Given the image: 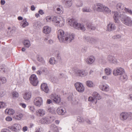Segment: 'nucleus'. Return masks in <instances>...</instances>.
<instances>
[{
    "label": "nucleus",
    "instance_id": "32",
    "mask_svg": "<svg viewBox=\"0 0 132 132\" xmlns=\"http://www.w3.org/2000/svg\"><path fill=\"white\" fill-rule=\"evenodd\" d=\"M51 129L53 132H59L57 127L54 124H52L51 126Z\"/></svg>",
    "mask_w": 132,
    "mask_h": 132
},
{
    "label": "nucleus",
    "instance_id": "37",
    "mask_svg": "<svg viewBox=\"0 0 132 132\" xmlns=\"http://www.w3.org/2000/svg\"><path fill=\"white\" fill-rule=\"evenodd\" d=\"M88 101H89L93 103L95 102V104H96L97 102V100L92 96L89 97Z\"/></svg>",
    "mask_w": 132,
    "mask_h": 132
},
{
    "label": "nucleus",
    "instance_id": "56",
    "mask_svg": "<svg viewBox=\"0 0 132 132\" xmlns=\"http://www.w3.org/2000/svg\"><path fill=\"white\" fill-rule=\"evenodd\" d=\"M5 119L6 121H11L12 120V118L10 117L7 116L6 117Z\"/></svg>",
    "mask_w": 132,
    "mask_h": 132
},
{
    "label": "nucleus",
    "instance_id": "18",
    "mask_svg": "<svg viewBox=\"0 0 132 132\" xmlns=\"http://www.w3.org/2000/svg\"><path fill=\"white\" fill-rule=\"evenodd\" d=\"M107 61L110 63H114L117 62V60L113 56H108L107 58Z\"/></svg>",
    "mask_w": 132,
    "mask_h": 132
},
{
    "label": "nucleus",
    "instance_id": "46",
    "mask_svg": "<svg viewBox=\"0 0 132 132\" xmlns=\"http://www.w3.org/2000/svg\"><path fill=\"white\" fill-rule=\"evenodd\" d=\"M97 41L96 39L94 38L90 37L89 38V42L92 43H95Z\"/></svg>",
    "mask_w": 132,
    "mask_h": 132
},
{
    "label": "nucleus",
    "instance_id": "4",
    "mask_svg": "<svg viewBox=\"0 0 132 132\" xmlns=\"http://www.w3.org/2000/svg\"><path fill=\"white\" fill-rule=\"evenodd\" d=\"M119 118L122 121H125L127 119H132V113L123 112L120 113Z\"/></svg>",
    "mask_w": 132,
    "mask_h": 132
},
{
    "label": "nucleus",
    "instance_id": "8",
    "mask_svg": "<svg viewBox=\"0 0 132 132\" xmlns=\"http://www.w3.org/2000/svg\"><path fill=\"white\" fill-rule=\"evenodd\" d=\"M29 80L31 84L34 86H36L38 84V80L36 76L35 75H32L30 76Z\"/></svg>",
    "mask_w": 132,
    "mask_h": 132
},
{
    "label": "nucleus",
    "instance_id": "16",
    "mask_svg": "<svg viewBox=\"0 0 132 132\" xmlns=\"http://www.w3.org/2000/svg\"><path fill=\"white\" fill-rule=\"evenodd\" d=\"M57 113L59 115H64L66 112L65 109L62 107H59L57 110Z\"/></svg>",
    "mask_w": 132,
    "mask_h": 132
},
{
    "label": "nucleus",
    "instance_id": "5",
    "mask_svg": "<svg viewBox=\"0 0 132 132\" xmlns=\"http://www.w3.org/2000/svg\"><path fill=\"white\" fill-rule=\"evenodd\" d=\"M74 72L76 76L81 77H85L87 76L88 73V72L85 70L80 69L75 70Z\"/></svg>",
    "mask_w": 132,
    "mask_h": 132
},
{
    "label": "nucleus",
    "instance_id": "6",
    "mask_svg": "<svg viewBox=\"0 0 132 132\" xmlns=\"http://www.w3.org/2000/svg\"><path fill=\"white\" fill-rule=\"evenodd\" d=\"M112 13H114L113 18L114 22L116 23H119L120 21L119 18L120 19V16L121 14H125V13L123 12H118L116 11H113Z\"/></svg>",
    "mask_w": 132,
    "mask_h": 132
},
{
    "label": "nucleus",
    "instance_id": "41",
    "mask_svg": "<svg viewBox=\"0 0 132 132\" xmlns=\"http://www.w3.org/2000/svg\"><path fill=\"white\" fill-rule=\"evenodd\" d=\"M82 10L83 12H88L91 11V9L89 7H85L83 8Z\"/></svg>",
    "mask_w": 132,
    "mask_h": 132
},
{
    "label": "nucleus",
    "instance_id": "23",
    "mask_svg": "<svg viewBox=\"0 0 132 132\" xmlns=\"http://www.w3.org/2000/svg\"><path fill=\"white\" fill-rule=\"evenodd\" d=\"M36 114L37 116H43L45 114V111L43 109H39L36 111Z\"/></svg>",
    "mask_w": 132,
    "mask_h": 132
},
{
    "label": "nucleus",
    "instance_id": "63",
    "mask_svg": "<svg viewBox=\"0 0 132 132\" xmlns=\"http://www.w3.org/2000/svg\"><path fill=\"white\" fill-rule=\"evenodd\" d=\"M0 70L1 71L3 70L4 72H5V69L4 68V67L3 65H0Z\"/></svg>",
    "mask_w": 132,
    "mask_h": 132
},
{
    "label": "nucleus",
    "instance_id": "11",
    "mask_svg": "<svg viewBox=\"0 0 132 132\" xmlns=\"http://www.w3.org/2000/svg\"><path fill=\"white\" fill-rule=\"evenodd\" d=\"M34 104L36 106L40 107L43 103V100L40 97H37L36 98L34 101Z\"/></svg>",
    "mask_w": 132,
    "mask_h": 132
},
{
    "label": "nucleus",
    "instance_id": "45",
    "mask_svg": "<svg viewBox=\"0 0 132 132\" xmlns=\"http://www.w3.org/2000/svg\"><path fill=\"white\" fill-rule=\"evenodd\" d=\"M107 13L108 14H110L111 13V10L107 7L104 6V11Z\"/></svg>",
    "mask_w": 132,
    "mask_h": 132
},
{
    "label": "nucleus",
    "instance_id": "27",
    "mask_svg": "<svg viewBox=\"0 0 132 132\" xmlns=\"http://www.w3.org/2000/svg\"><path fill=\"white\" fill-rule=\"evenodd\" d=\"M65 6L67 7L71 6L72 4V0H63Z\"/></svg>",
    "mask_w": 132,
    "mask_h": 132
},
{
    "label": "nucleus",
    "instance_id": "50",
    "mask_svg": "<svg viewBox=\"0 0 132 132\" xmlns=\"http://www.w3.org/2000/svg\"><path fill=\"white\" fill-rule=\"evenodd\" d=\"M0 81L2 84H3L6 82V79L5 77H1L0 78Z\"/></svg>",
    "mask_w": 132,
    "mask_h": 132
},
{
    "label": "nucleus",
    "instance_id": "39",
    "mask_svg": "<svg viewBox=\"0 0 132 132\" xmlns=\"http://www.w3.org/2000/svg\"><path fill=\"white\" fill-rule=\"evenodd\" d=\"M37 60L41 63L42 64H44L45 63V62L43 58L41 56H38L37 59Z\"/></svg>",
    "mask_w": 132,
    "mask_h": 132
},
{
    "label": "nucleus",
    "instance_id": "25",
    "mask_svg": "<svg viewBox=\"0 0 132 132\" xmlns=\"http://www.w3.org/2000/svg\"><path fill=\"white\" fill-rule=\"evenodd\" d=\"M64 20L61 18L56 26L59 27H62L64 26Z\"/></svg>",
    "mask_w": 132,
    "mask_h": 132
},
{
    "label": "nucleus",
    "instance_id": "33",
    "mask_svg": "<svg viewBox=\"0 0 132 132\" xmlns=\"http://www.w3.org/2000/svg\"><path fill=\"white\" fill-rule=\"evenodd\" d=\"M29 25V23L27 21L26 19H24L22 21L21 26L23 28H24Z\"/></svg>",
    "mask_w": 132,
    "mask_h": 132
},
{
    "label": "nucleus",
    "instance_id": "53",
    "mask_svg": "<svg viewBox=\"0 0 132 132\" xmlns=\"http://www.w3.org/2000/svg\"><path fill=\"white\" fill-rule=\"evenodd\" d=\"M77 120L79 122H82L84 121V119L82 117H78Z\"/></svg>",
    "mask_w": 132,
    "mask_h": 132
},
{
    "label": "nucleus",
    "instance_id": "57",
    "mask_svg": "<svg viewBox=\"0 0 132 132\" xmlns=\"http://www.w3.org/2000/svg\"><path fill=\"white\" fill-rule=\"evenodd\" d=\"M29 109L32 112H34L35 110V108L33 106H29Z\"/></svg>",
    "mask_w": 132,
    "mask_h": 132
},
{
    "label": "nucleus",
    "instance_id": "62",
    "mask_svg": "<svg viewBox=\"0 0 132 132\" xmlns=\"http://www.w3.org/2000/svg\"><path fill=\"white\" fill-rule=\"evenodd\" d=\"M19 105L22 106L23 108H26V105L24 103H19Z\"/></svg>",
    "mask_w": 132,
    "mask_h": 132
},
{
    "label": "nucleus",
    "instance_id": "13",
    "mask_svg": "<svg viewBox=\"0 0 132 132\" xmlns=\"http://www.w3.org/2000/svg\"><path fill=\"white\" fill-rule=\"evenodd\" d=\"M95 58L92 56L88 57L87 58L85 59L86 62L88 64H91L95 61Z\"/></svg>",
    "mask_w": 132,
    "mask_h": 132
},
{
    "label": "nucleus",
    "instance_id": "17",
    "mask_svg": "<svg viewBox=\"0 0 132 132\" xmlns=\"http://www.w3.org/2000/svg\"><path fill=\"white\" fill-rule=\"evenodd\" d=\"M104 6L101 4H98L96 5V11L98 12H104Z\"/></svg>",
    "mask_w": 132,
    "mask_h": 132
},
{
    "label": "nucleus",
    "instance_id": "7",
    "mask_svg": "<svg viewBox=\"0 0 132 132\" xmlns=\"http://www.w3.org/2000/svg\"><path fill=\"white\" fill-rule=\"evenodd\" d=\"M77 90L79 92L82 93L85 90V87L81 83L77 82L75 84Z\"/></svg>",
    "mask_w": 132,
    "mask_h": 132
},
{
    "label": "nucleus",
    "instance_id": "30",
    "mask_svg": "<svg viewBox=\"0 0 132 132\" xmlns=\"http://www.w3.org/2000/svg\"><path fill=\"white\" fill-rule=\"evenodd\" d=\"M112 71V69L109 67L106 68L104 69L105 73L108 76H109L111 74Z\"/></svg>",
    "mask_w": 132,
    "mask_h": 132
},
{
    "label": "nucleus",
    "instance_id": "60",
    "mask_svg": "<svg viewBox=\"0 0 132 132\" xmlns=\"http://www.w3.org/2000/svg\"><path fill=\"white\" fill-rule=\"evenodd\" d=\"M50 119L49 120L50 123L53 122L55 119V118L53 116H52L50 117Z\"/></svg>",
    "mask_w": 132,
    "mask_h": 132
},
{
    "label": "nucleus",
    "instance_id": "47",
    "mask_svg": "<svg viewBox=\"0 0 132 132\" xmlns=\"http://www.w3.org/2000/svg\"><path fill=\"white\" fill-rule=\"evenodd\" d=\"M125 11L126 13H128L130 15L132 16V10L127 8H125Z\"/></svg>",
    "mask_w": 132,
    "mask_h": 132
},
{
    "label": "nucleus",
    "instance_id": "28",
    "mask_svg": "<svg viewBox=\"0 0 132 132\" xmlns=\"http://www.w3.org/2000/svg\"><path fill=\"white\" fill-rule=\"evenodd\" d=\"M61 17H57L54 16L52 18V21L54 24L55 26L58 23L59 21L60 20Z\"/></svg>",
    "mask_w": 132,
    "mask_h": 132
},
{
    "label": "nucleus",
    "instance_id": "3",
    "mask_svg": "<svg viewBox=\"0 0 132 132\" xmlns=\"http://www.w3.org/2000/svg\"><path fill=\"white\" fill-rule=\"evenodd\" d=\"M120 20L122 23L128 26H132V21L129 17L125 14H121L120 16Z\"/></svg>",
    "mask_w": 132,
    "mask_h": 132
},
{
    "label": "nucleus",
    "instance_id": "14",
    "mask_svg": "<svg viewBox=\"0 0 132 132\" xmlns=\"http://www.w3.org/2000/svg\"><path fill=\"white\" fill-rule=\"evenodd\" d=\"M51 98L57 103H59L61 101V98L60 96L55 94H52L51 96Z\"/></svg>",
    "mask_w": 132,
    "mask_h": 132
},
{
    "label": "nucleus",
    "instance_id": "9",
    "mask_svg": "<svg viewBox=\"0 0 132 132\" xmlns=\"http://www.w3.org/2000/svg\"><path fill=\"white\" fill-rule=\"evenodd\" d=\"M8 128L12 131L15 132H18L21 129V127L20 124L18 123H15L11 126L9 127Z\"/></svg>",
    "mask_w": 132,
    "mask_h": 132
},
{
    "label": "nucleus",
    "instance_id": "31",
    "mask_svg": "<svg viewBox=\"0 0 132 132\" xmlns=\"http://www.w3.org/2000/svg\"><path fill=\"white\" fill-rule=\"evenodd\" d=\"M92 96L96 100H100L101 98V97L97 93L94 92L92 94Z\"/></svg>",
    "mask_w": 132,
    "mask_h": 132
},
{
    "label": "nucleus",
    "instance_id": "49",
    "mask_svg": "<svg viewBox=\"0 0 132 132\" xmlns=\"http://www.w3.org/2000/svg\"><path fill=\"white\" fill-rule=\"evenodd\" d=\"M83 5L82 2L80 1H78L76 4V5L77 6L79 7L82 6Z\"/></svg>",
    "mask_w": 132,
    "mask_h": 132
},
{
    "label": "nucleus",
    "instance_id": "42",
    "mask_svg": "<svg viewBox=\"0 0 132 132\" xmlns=\"http://www.w3.org/2000/svg\"><path fill=\"white\" fill-rule=\"evenodd\" d=\"M86 25L88 28L92 30H94L95 29V27L93 26V25L90 23H87Z\"/></svg>",
    "mask_w": 132,
    "mask_h": 132
},
{
    "label": "nucleus",
    "instance_id": "2",
    "mask_svg": "<svg viewBox=\"0 0 132 132\" xmlns=\"http://www.w3.org/2000/svg\"><path fill=\"white\" fill-rule=\"evenodd\" d=\"M67 23L71 26L76 29H80L84 31L85 28L84 26L78 23L74 19L69 18L67 20Z\"/></svg>",
    "mask_w": 132,
    "mask_h": 132
},
{
    "label": "nucleus",
    "instance_id": "35",
    "mask_svg": "<svg viewBox=\"0 0 132 132\" xmlns=\"http://www.w3.org/2000/svg\"><path fill=\"white\" fill-rule=\"evenodd\" d=\"M23 44L25 47L27 48H29L31 45L30 41L28 40H25Z\"/></svg>",
    "mask_w": 132,
    "mask_h": 132
},
{
    "label": "nucleus",
    "instance_id": "58",
    "mask_svg": "<svg viewBox=\"0 0 132 132\" xmlns=\"http://www.w3.org/2000/svg\"><path fill=\"white\" fill-rule=\"evenodd\" d=\"M1 132H11V131L7 128H4L2 129Z\"/></svg>",
    "mask_w": 132,
    "mask_h": 132
},
{
    "label": "nucleus",
    "instance_id": "48",
    "mask_svg": "<svg viewBox=\"0 0 132 132\" xmlns=\"http://www.w3.org/2000/svg\"><path fill=\"white\" fill-rule=\"evenodd\" d=\"M121 37V36L120 35H116L112 36V38L113 39H120Z\"/></svg>",
    "mask_w": 132,
    "mask_h": 132
},
{
    "label": "nucleus",
    "instance_id": "29",
    "mask_svg": "<svg viewBox=\"0 0 132 132\" xmlns=\"http://www.w3.org/2000/svg\"><path fill=\"white\" fill-rule=\"evenodd\" d=\"M127 79V77L125 72L121 75H120L119 77V79L123 81H126Z\"/></svg>",
    "mask_w": 132,
    "mask_h": 132
},
{
    "label": "nucleus",
    "instance_id": "1",
    "mask_svg": "<svg viewBox=\"0 0 132 132\" xmlns=\"http://www.w3.org/2000/svg\"><path fill=\"white\" fill-rule=\"evenodd\" d=\"M57 38L61 42L69 43L74 39L75 37L73 34L65 33L62 30L60 29L57 32Z\"/></svg>",
    "mask_w": 132,
    "mask_h": 132
},
{
    "label": "nucleus",
    "instance_id": "52",
    "mask_svg": "<svg viewBox=\"0 0 132 132\" xmlns=\"http://www.w3.org/2000/svg\"><path fill=\"white\" fill-rule=\"evenodd\" d=\"M45 19L46 21L47 22H50L52 20V18L51 16H50L46 17Z\"/></svg>",
    "mask_w": 132,
    "mask_h": 132
},
{
    "label": "nucleus",
    "instance_id": "64",
    "mask_svg": "<svg viewBox=\"0 0 132 132\" xmlns=\"http://www.w3.org/2000/svg\"><path fill=\"white\" fill-rule=\"evenodd\" d=\"M28 11V8L26 7H24L23 9V12L25 13L26 12Z\"/></svg>",
    "mask_w": 132,
    "mask_h": 132
},
{
    "label": "nucleus",
    "instance_id": "12",
    "mask_svg": "<svg viewBox=\"0 0 132 132\" xmlns=\"http://www.w3.org/2000/svg\"><path fill=\"white\" fill-rule=\"evenodd\" d=\"M116 27L115 24L113 23L110 22L107 26V30L111 32L115 30L116 29Z\"/></svg>",
    "mask_w": 132,
    "mask_h": 132
},
{
    "label": "nucleus",
    "instance_id": "44",
    "mask_svg": "<svg viewBox=\"0 0 132 132\" xmlns=\"http://www.w3.org/2000/svg\"><path fill=\"white\" fill-rule=\"evenodd\" d=\"M63 12V9L62 7L57 8L56 9V13L58 14H62Z\"/></svg>",
    "mask_w": 132,
    "mask_h": 132
},
{
    "label": "nucleus",
    "instance_id": "55",
    "mask_svg": "<svg viewBox=\"0 0 132 132\" xmlns=\"http://www.w3.org/2000/svg\"><path fill=\"white\" fill-rule=\"evenodd\" d=\"M56 56L57 61H60L61 59V57L59 53H58L56 55Z\"/></svg>",
    "mask_w": 132,
    "mask_h": 132
},
{
    "label": "nucleus",
    "instance_id": "51",
    "mask_svg": "<svg viewBox=\"0 0 132 132\" xmlns=\"http://www.w3.org/2000/svg\"><path fill=\"white\" fill-rule=\"evenodd\" d=\"M6 105L5 103L3 102L0 101V109L4 108Z\"/></svg>",
    "mask_w": 132,
    "mask_h": 132
},
{
    "label": "nucleus",
    "instance_id": "24",
    "mask_svg": "<svg viewBox=\"0 0 132 132\" xmlns=\"http://www.w3.org/2000/svg\"><path fill=\"white\" fill-rule=\"evenodd\" d=\"M31 94L30 92H27L25 93L23 95V97L24 99L28 100L31 97Z\"/></svg>",
    "mask_w": 132,
    "mask_h": 132
},
{
    "label": "nucleus",
    "instance_id": "20",
    "mask_svg": "<svg viewBox=\"0 0 132 132\" xmlns=\"http://www.w3.org/2000/svg\"><path fill=\"white\" fill-rule=\"evenodd\" d=\"M41 89L46 93H48L49 90L47 84L45 83H43L41 84Z\"/></svg>",
    "mask_w": 132,
    "mask_h": 132
},
{
    "label": "nucleus",
    "instance_id": "21",
    "mask_svg": "<svg viewBox=\"0 0 132 132\" xmlns=\"http://www.w3.org/2000/svg\"><path fill=\"white\" fill-rule=\"evenodd\" d=\"M51 31V28L48 26H44L43 30V31L44 33L46 34H48L50 33Z\"/></svg>",
    "mask_w": 132,
    "mask_h": 132
},
{
    "label": "nucleus",
    "instance_id": "19",
    "mask_svg": "<svg viewBox=\"0 0 132 132\" xmlns=\"http://www.w3.org/2000/svg\"><path fill=\"white\" fill-rule=\"evenodd\" d=\"M100 89L102 91L107 92L109 90V87L106 84H102L99 86Z\"/></svg>",
    "mask_w": 132,
    "mask_h": 132
},
{
    "label": "nucleus",
    "instance_id": "34",
    "mask_svg": "<svg viewBox=\"0 0 132 132\" xmlns=\"http://www.w3.org/2000/svg\"><path fill=\"white\" fill-rule=\"evenodd\" d=\"M23 114L22 113L16 112V119L18 120H20L23 117Z\"/></svg>",
    "mask_w": 132,
    "mask_h": 132
},
{
    "label": "nucleus",
    "instance_id": "22",
    "mask_svg": "<svg viewBox=\"0 0 132 132\" xmlns=\"http://www.w3.org/2000/svg\"><path fill=\"white\" fill-rule=\"evenodd\" d=\"M39 122L42 124H45L50 123L49 119L47 117L42 118L39 121Z\"/></svg>",
    "mask_w": 132,
    "mask_h": 132
},
{
    "label": "nucleus",
    "instance_id": "15",
    "mask_svg": "<svg viewBox=\"0 0 132 132\" xmlns=\"http://www.w3.org/2000/svg\"><path fill=\"white\" fill-rule=\"evenodd\" d=\"M116 9L118 11L125 10L126 7H124V4L120 2L118 3L116 6Z\"/></svg>",
    "mask_w": 132,
    "mask_h": 132
},
{
    "label": "nucleus",
    "instance_id": "10",
    "mask_svg": "<svg viewBox=\"0 0 132 132\" xmlns=\"http://www.w3.org/2000/svg\"><path fill=\"white\" fill-rule=\"evenodd\" d=\"M125 72L123 68L120 67L116 68L113 72V74L115 76H120Z\"/></svg>",
    "mask_w": 132,
    "mask_h": 132
},
{
    "label": "nucleus",
    "instance_id": "43",
    "mask_svg": "<svg viewBox=\"0 0 132 132\" xmlns=\"http://www.w3.org/2000/svg\"><path fill=\"white\" fill-rule=\"evenodd\" d=\"M12 96L14 98H17L19 95L18 93L16 91H14L12 92Z\"/></svg>",
    "mask_w": 132,
    "mask_h": 132
},
{
    "label": "nucleus",
    "instance_id": "38",
    "mask_svg": "<svg viewBox=\"0 0 132 132\" xmlns=\"http://www.w3.org/2000/svg\"><path fill=\"white\" fill-rule=\"evenodd\" d=\"M47 111L52 114L54 113L55 109L53 107H49L47 109Z\"/></svg>",
    "mask_w": 132,
    "mask_h": 132
},
{
    "label": "nucleus",
    "instance_id": "54",
    "mask_svg": "<svg viewBox=\"0 0 132 132\" xmlns=\"http://www.w3.org/2000/svg\"><path fill=\"white\" fill-rule=\"evenodd\" d=\"M89 37H90L84 36V40L85 42H89Z\"/></svg>",
    "mask_w": 132,
    "mask_h": 132
},
{
    "label": "nucleus",
    "instance_id": "26",
    "mask_svg": "<svg viewBox=\"0 0 132 132\" xmlns=\"http://www.w3.org/2000/svg\"><path fill=\"white\" fill-rule=\"evenodd\" d=\"M5 112L6 114L9 115H13L15 113L14 110L11 109H6L5 110Z\"/></svg>",
    "mask_w": 132,
    "mask_h": 132
},
{
    "label": "nucleus",
    "instance_id": "40",
    "mask_svg": "<svg viewBox=\"0 0 132 132\" xmlns=\"http://www.w3.org/2000/svg\"><path fill=\"white\" fill-rule=\"evenodd\" d=\"M86 85L89 87H93L94 86V85L93 82L90 81H88L86 82Z\"/></svg>",
    "mask_w": 132,
    "mask_h": 132
},
{
    "label": "nucleus",
    "instance_id": "36",
    "mask_svg": "<svg viewBox=\"0 0 132 132\" xmlns=\"http://www.w3.org/2000/svg\"><path fill=\"white\" fill-rule=\"evenodd\" d=\"M49 62L51 65H53L57 62V61L54 58L51 57L49 60Z\"/></svg>",
    "mask_w": 132,
    "mask_h": 132
},
{
    "label": "nucleus",
    "instance_id": "59",
    "mask_svg": "<svg viewBox=\"0 0 132 132\" xmlns=\"http://www.w3.org/2000/svg\"><path fill=\"white\" fill-rule=\"evenodd\" d=\"M52 80L53 82L55 83H57L59 81V79L56 78L54 77L53 78Z\"/></svg>",
    "mask_w": 132,
    "mask_h": 132
},
{
    "label": "nucleus",
    "instance_id": "61",
    "mask_svg": "<svg viewBox=\"0 0 132 132\" xmlns=\"http://www.w3.org/2000/svg\"><path fill=\"white\" fill-rule=\"evenodd\" d=\"M16 30V29L15 27H13L11 30L10 32L11 34H13L15 32Z\"/></svg>",
    "mask_w": 132,
    "mask_h": 132
}]
</instances>
